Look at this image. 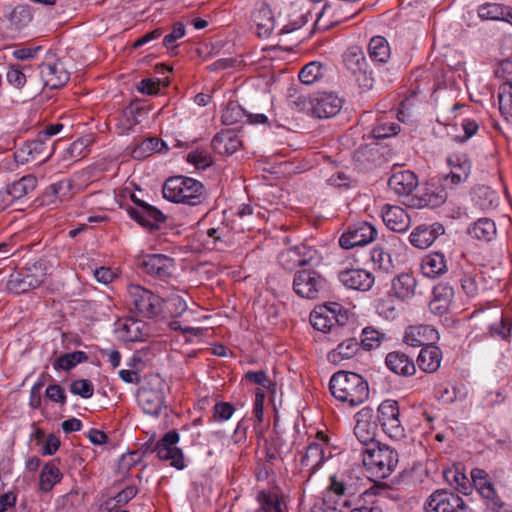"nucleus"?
Listing matches in <instances>:
<instances>
[{
    "label": "nucleus",
    "instance_id": "1",
    "mask_svg": "<svg viewBox=\"0 0 512 512\" xmlns=\"http://www.w3.org/2000/svg\"><path fill=\"white\" fill-rule=\"evenodd\" d=\"M329 388L337 400L351 407L361 405L369 397L367 381L353 372H336L330 379Z\"/></svg>",
    "mask_w": 512,
    "mask_h": 512
},
{
    "label": "nucleus",
    "instance_id": "2",
    "mask_svg": "<svg viewBox=\"0 0 512 512\" xmlns=\"http://www.w3.org/2000/svg\"><path fill=\"white\" fill-rule=\"evenodd\" d=\"M163 197L170 202L196 206L205 200L204 185L191 177L168 178L162 188Z\"/></svg>",
    "mask_w": 512,
    "mask_h": 512
},
{
    "label": "nucleus",
    "instance_id": "3",
    "mask_svg": "<svg viewBox=\"0 0 512 512\" xmlns=\"http://www.w3.org/2000/svg\"><path fill=\"white\" fill-rule=\"evenodd\" d=\"M361 455L366 470L378 479L388 477L398 463L396 451L379 443H372L368 447H362Z\"/></svg>",
    "mask_w": 512,
    "mask_h": 512
},
{
    "label": "nucleus",
    "instance_id": "4",
    "mask_svg": "<svg viewBox=\"0 0 512 512\" xmlns=\"http://www.w3.org/2000/svg\"><path fill=\"white\" fill-rule=\"evenodd\" d=\"M166 384L158 374H150L145 377L138 389L136 399L142 411L150 416L157 417L165 407Z\"/></svg>",
    "mask_w": 512,
    "mask_h": 512
},
{
    "label": "nucleus",
    "instance_id": "5",
    "mask_svg": "<svg viewBox=\"0 0 512 512\" xmlns=\"http://www.w3.org/2000/svg\"><path fill=\"white\" fill-rule=\"evenodd\" d=\"M377 421L383 432L394 440L405 437V429L400 420L399 405L396 400L387 399L377 409Z\"/></svg>",
    "mask_w": 512,
    "mask_h": 512
},
{
    "label": "nucleus",
    "instance_id": "6",
    "mask_svg": "<svg viewBox=\"0 0 512 512\" xmlns=\"http://www.w3.org/2000/svg\"><path fill=\"white\" fill-rule=\"evenodd\" d=\"M307 113L317 118H330L339 113L342 100L333 92H318L303 100Z\"/></svg>",
    "mask_w": 512,
    "mask_h": 512
},
{
    "label": "nucleus",
    "instance_id": "7",
    "mask_svg": "<svg viewBox=\"0 0 512 512\" xmlns=\"http://www.w3.org/2000/svg\"><path fill=\"white\" fill-rule=\"evenodd\" d=\"M325 287V278L315 270L302 269L294 276L293 289L300 297L316 299Z\"/></svg>",
    "mask_w": 512,
    "mask_h": 512
},
{
    "label": "nucleus",
    "instance_id": "8",
    "mask_svg": "<svg viewBox=\"0 0 512 512\" xmlns=\"http://www.w3.org/2000/svg\"><path fill=\"white\" fill-rule=\"evenodd\" d=\"M467 509L462 497L443 489L434 491L424 504L425 512H467Z\"/></svg>",
    "mask_w": 512,
    "mask_h": 512
},
{
    "label": "nucleus",
    "instance_id": "9",
    "mask_svg": "<svg viewBox=\"0 0 512 512\" xmlns=\"http://www.w3.org/2000/svg\"><path fill=\"white\" fill-rule=\"evenodd\" d=\"M127 292L131 303L141 315L151 318L161 311V298L144 287L130 284Z\"/></svg>",
    "mask_w": 512,
    "mask_h": 512
},
{
    "label": "nucleus",
    "instance_id": "10",
    "mask_svg": "<svg viewBox=\"0 0 512 512\" xmlns=\"http://www.w3.org/2000/svg\"><path fill=\"white\" fill-rule=\"evenodd\" d=\"M377 229L369 222L361 221L351 225L339 238L343 249L365 246L377 238Z\"/></svg>",
    "mask_w": 512,
    "mask_h": 512
},
{
    "label": "nucleus",
    "instance_id": "11",
    "mask_svg": "<svg viewBox=\"0 0 512 512\" xmlns=\"http://www.w3.org/2000/svg\"><path fill=\"white\" fill-rule=\"evenodd\" d=\"M180 436L177 431L172 430L167 432L155 445L154 452L157 457L163 461H170V464L177 468L183 469L184 457L180 448L176 445L179 442Z\"/></svg>",
    "mask_w": 512,
    "mask_h": 512
},
{
    "label": "nucleus",
    "instance_id": "12",
    "mask_svg": "<svg viewBox=\"0 0 512 512\" xmlns=\"http://www.w3.org/2000/svg\"><path fill=\"white\" fill-rule=\"evenodd\" d=\"M449 174L442 178V187L453 189L465 182L471 172V163L465 156L452 155L448 158Z\"/></svg>",
    "mask_w": 512,
    "mask_h": 512
},
{
    "label": "nucleus",
    "instance_id": "13",
    "mask_svg": "<svg viewBox=\"0 0 512 512\" xmlns=\"http://www.w3.org/2000/svg\"><path fill=\"white\" fill-rule=\"evenodd\" d=\"M139 266L145 273L162 280L170 277L174 270L173 259L162 254L144 256Z\"/></svg>",
    "mask_w": 512,
    "mask_h": 512
},
{
    "label": "nucleus",
    "instance_id": "14",
    "mask_svg": "<svg viewBox=\"0 0 512 512\" xmlns=\"http://www.w3.org/2000/svg\"><path fill=\"white\" fill-rule=\"evenodd\" d=\"M39 69L44 86L51 89L60 88L69 80V73L64 69L63 64L56 59L43 62Z\"/></svg>",
    "mask_w": 512,
    "mask_h": 512
},
{
    "label": "nucleus",
    "instance_id": "15",
    "mask_svg": "<svg viewBox=\"0 0 512 512\" xmlns=\"http://www.w3.org/2000/svg\"><path fill=\"white\" fill-rule=\"evenodd\" d=\"M373 410L371 408H362L355 415L356 424L354 427V435L357 440L363 445L368 447L375 442L376 426L371 422Z\"/></svg>",
    "mask_w": 512,
    "mask_h": 512
},
{
    "label": "nucleus",
    "instance_id": "16",
    "mask_svg": "<svg viewBox=\"0 0 512 512\" xmlns=\"http://www.w3.org/2000/svg\"><path fill=\"white\" fill-rule=\"evenodd\" d=\"M117 332L119 338L125 342H142L151 335L147 322L136 318L125 319L120 323Z\"/></svg>",
    "mask_w": 512,
    "mask_h": 512
},
{
    "label": "nucleus",
    "instance_id": "17",
    "mask_svg": "<svg viewBox=\"0 0 512 512\" xmlns=\"http://www.w3.org/2000/svg\"><path fill=\"white\" fill-rule=\"evenodd\" d=\"M128 214L140 225L150 230L157 229L165 221V216L157 208L139 201V207L128 208Z\"/></svg>",
    "mask_w": 512,
    "mask_h": 512
},
{
    "label": "nucleus",
    "instance_id": "18",
    "mask_svg": "<svg viewBox=\"0 0 512 512\" xmlns=\"http://www.w3.org/2000/svg\"><path fill=\"white\" fill-rule=\"evenodd\" d=\"M339 281L348 289L368 291L372 288L375 278L364 269H344L338 273Z\"/></svg>",
    "mask_w": 512,
    "mask_h": 512
},
{
    "label": "nucleus",
    "instance_id": "19",
    "mask_svg": "<svg viewBox=\"0 0 512 512\" xmlns=\"http://www.w3.org/2000/svg\"><path fill=\"white\" fill-rule=\"evenodd\" d=\"M330 480L329 486L323 493V506L326 511L346 512L343 510L348 505V501L343 499L346 487L335 476H332Z\"/></svg>",
    "mask_w": 512,
    "mask_h": 512
},
{
    "label": "nucleus",
    "instance_id": "20",
    "mask_svg": "<svg viewBox=\"0 0 512 512\" xmlns=\"http://www.w3.org/2000/svg\"><path fill=\"white\" fill-rule=\"evenodd\" d=\"M445 232V228L440 223L431 225L422 224L417 226L410 234V243L419 249L430 247L434 241Z\"/></svg>",
    "mask_w": 512,
    "mask_h": 512
},
{
    "label": "nucleus",
    "instance_id": "21",
    "mask_svg": "<svg viewBox=\"0 0 512 512\" xmlns=\"http://www.w3.org/2000/svg\"><path fill=\"white\" fill-rule=\"evenodd\" d=\"M381 216L387 228L392 231L405 232L410 226V217L400 206L385 204Z\"/></svg>",
    "mask_w": 512,
    "mask_h": 512
},
{
    "label": "nucleus",
    "instance_id": "22",
    "mask_svg": "<svg viewBox=\"0 0 512 512\" xmlns=\"http://www.w3.org/2000/svg\"><path fill=\"white\" fill-rule=\"evenodd\" d=\"M388 186L395 194L408 196L418 186V179L412 171L401 170L390 176Z\"/></svg>",
    "mask_w": 512,
    "mask_h": 512
},
{
    "label": "nucleus",
    "instance_id": "23",
    "mask_svg": "<svg viewBox=\"0 0 512 512\" xmlns=\"http://www.w3.org/2000/svg\"><path fill=\"white\" fill-rule=\"evenodd\" d=\"M252 21L256 33L261 38H268L275 28V19L271 8L266 3H260L252 13Z\"/></svg>",
    "mask_w": 512,
    "mask_h": 512
},
{
    "label": "nucleus",
    "instance_id": "24",
    "mask_svg": "<svg viewBox=\"0 0 512 512\" xmlns=\"http://www.w3.org/2000/svg\"><path fill=\"white\" fill-rule=\"evenodd\" d=\"M454 297V289L448 283H439L433 289V298L429 303L430 311L435 315L445 314Z\"/></svg>",
    "mask_w": 512,
    "mask_h": 512
},
{
    "label": "nucleus",
    "instance_id": "25",
    "mask_svg": "<svg viewBox=\"0 0 512 512\" xmlns=\"http://www.w3.org/2000/svg\"><path fill=\"white\" fill-rule=\"evenodd\" d=\"M241 140L232 130H222L217 133L212 141V149L219 155L229 156L241 147Z\"/></svg>",
    "mask_w": 512,
    "mask_h": 512
},
{
    "label": "nucleus",
    "instance_id": "26",
    "mask_svg": "<svg viewBox=\"0 0 512 512\" xmlns=\"http://www.w3.org/2000/svg\"><path fill=\"white\" fill-rule=\"evenodd\" d=\"M385 364L393 373L401 376H412L416 372V366L407 354L393 351L387 354Z\"/></svg>",
    "mask_w": 512,
    "mask_h": 512
},
{
    "label": "nucleus",
    "instance_id": "27",
    "mask_svg": "<svg viewBox=\"0 0 512 512\" xmlns=\"http://www.w3.org/2000/svg\"><path fill=\"white\" fill-rule=\"evenodd\" d=\"M325 460L324 444L313 442L308 445L305 454L301 458L302 470L312 475L322 466Z\"/></svg>",
    "mask_w": 512,
    "mask_h": 512
},
{
    "label": "nucleus",
    "instance_id": "28",
    "mask_svg": "<svg viewBox=\"0 0 512 512\" xmlns=\"http://www.w3.org/2000/svg\"><path fill=\"white\" fill-rule=\"evenodd\" d=\"M4 16L7 22V27L13 31L22 30L32 21L33 18L30 7L23 4L7 8Z\"/></svg>",
    "mask_w": 512,
    "mask_h": 512
},
{
    "label": "nucleus",
    "instance_id": "29",
    "mask_svg": "<svg viewBox=\"0 0 512 512\" xmlns=\"http://www.w3.org/2000/svg\"><path fill=\"white\" fill-rule=\"evenodd\" d=\"M417 281L410 273H401L392 281V292L400 300H410L416 294Z\"/></svg>",
    "mask_w": 512,
    "mask_h": 512
},
{
    "label": "nucleus",
    "instance_id": "30",
    "mask_svg": "<svg viewBox=\"0 0 512 512\" xmlns=\"http://www.w3.org/2000/svg\"><path fill=\"white\" fill-rule=\"evenodd\" d=\"M442 351L434 345L423 347L418 355V367L425 373H434L440 368Z\"/></svg>",
    "mask_w": 512,
    "mask_h": 512
},
{
    "label": "nucleus",
    "instance_id": "31",
    "mask_svg": "<svg viewBox=\"0 0 512 512\" xmlns=\"http://www.w3.org/2000/svg\"><path fill=\"white\" fill-rule=\"evenodd\" d=\"M421 269L425 276L436 278L447 272V259L441 252H431L422 259Z\"/></svg>",
    "mask_w": 512,
    "mask_h": 512
},
{
    "label": "nucleus",
    "instance_id": "32",
    "mask_svg": "<svg viewBox=\"0 0 512 512\" xmlns=\"http://www.w3.org/2000/svg\"><path fill=\"white\" fill-rule=\"evenodd\" d=\"M478 16L484 20L505 21L512 25V9L499 3H485L478 9Z\"/></svg>",
    "mask_w": 512,
    "mask_h": 512
},
{
    "label": "nucleus",
    "instance_id": "33",
    "mask_svg": "<svg viewBox=\"0 0 512 512\" xmlns=\"http://www.w3.org/2000/svg\"><path fill=\"white\" fill-rule=\"evenodd\" d=\"M368 54L375 64H385L391 57V50L388 41L382 36L371 38L368 44Z\"/></svg>",
    "mask_w": 512,
    "mask_h": 512
},
{
    "label": "nucleus",
    "instance_id": "34",
    "mask_svg": "<svg viewBox=\"0 0 512 512\" xmlns=\"http://www.w3.org/2000/svg\"><path fill=\"white\" fill-rule=\"evenodd\" d=\"M37 186V178L33 175H26L13 182L0 192V195H10L13 199H19L32 192Z\"/></svg>",
    "mask_w": 512,
    "mask_h": 512
},
{
    "label": "nucleus",
    "instance_id": "35",
    "mask_svg": "<svg viewBox=\"0 0 512 512\" xmlns=\"http://www.w3.org/2000/svg\"><path fill=\"white\" fill-rule=\"evenodd\" d=\"M259 507L255 512H286L287 507L283 499L277 494L260 491L257 495Z\"/></svg>",
    "mask_w": 512,
    "mask_h": 512
},
{
    "label": "nucleus",
    "instance_id": "36",
    "mask_svg": "<svg viewBox=\"0 0 512 512\" xmlns=\"http://www.w3.org/2000/svg\"><path fill=\"white\" fill-rule=\"evenodd\" d=\"M345 67L352 75L360 73L368 68L364 52L359 47L349 48L343 56Z\"/></svg>",
    "mask_w": 512,
    "mask_h": 512
},
{
    "label": "nucleus",
    "instance_id": "37",
    "mask_svg": "<svg viewBox=\"0 0 512 512\" xmlns=\"http://www.w3.org/2000/svg\"><path fill=\"white\" fill-rule=\"evenodd\" d=\"M433 331L430 326L426 325L410 326L405 331L404 342L412 347L425 345L429 340L428 334Z\"/></svg>",
    "mask_w": 512,
    "mask_h": 512
},
{
    "label": "nucleus",
    "instance_id": "38",
    "mask_svg": "<svg viewBox=\"0 0 512 512\" xmlns=\"http://www.w3.org/2000/svg\"><path fill=\"white\" fill-rule=\"evenodd\" d=\"M62 477V472L54 463L46 464L40 473V489L44 492L51 491L55 484L61 481Z\"/></svg>",
    "mask_w": 512,
    "mask_h": 512
},
{
    "label": "nucleus",
    "instance_id": "39",
    "mask_svg": "<svg viewBox=\"0 0 512 512\" xmlns=\"http://www.w3.org/2000/svg\"><path fill=\"white\" fill-rule=\"evenodd\" d=\"M326 307H319L310 314V322L312 326L322 332L330 331L334 326L335 317Z\"/></svg>",
    "mask_w": 512,
    "mask_h": 512
},
{
    "label": "nucleus",
    "instance_id": "40",
    "mask_svg": "<svg viewBox=\"0 0 512 512\" xmlns=\"http://www.w3.org/2000/svg\"><path fill=\"white\" fill-rule=\"evenodd\" d=\"M326 69L322 63L312 61L305 65L299 72V79L303 84L312 85L325 76Z\"/></svg>",
    "mask_w": 512,
    "mask_h": 512
},
{
    "label": "nucleus",
    "instance_id": "41",
    "mask_svg": "<svg viewBox=\"0 0 512 512\" xmlns=\"http://www.w3.org/2000/svg\"><path fill=\"white\" fill-rule=\"evenodd\" d=\"M496 233L495 223L488 218H481L477 220L469 229V234L473 238L480 240H490Z\"/></svg>",
    "mask_w": 512,
    "mask_h": 512
},
{
    "label": "nucleus",
    "instance_id": "42",
    "mask_svg": "<svg viewBox=\"0 0 512 512\" xmlns=\"http://www.w3.org/2000/svg\"><path fill=\"white\" fill-rule=\"evenodd\" d=\"M476 203L483 210L494 209L499 204V196L489 187L480 186L475 191Z\"/></svg>",
    "mask_w": 512,
    "mask_h": 512
},
{
    "label": "nucleus",
    "instance_id": "43",
    "mask_svg": "<svg viewBox=\"0 0 512 512\" xmlns=\"http://www.w3.org/2000/svg\"><path fill=\"white\" fill-rule=\"evenodd\" d=\"M46 140L38 134L37 138L29 143H27L23 148L20 149L19 155L27 154L32 158L36 156H43V161L49 159L53 154V147L50 148L48 152H46Z\"/></svg>",
    "mask_w": 512,
    "mask_h": 512
},
{
    "label": "nucleus",
    "instance_id": "44",
    "mask_svg": "<svg viewBox=\"0 0 512 512\" xmlns=\"http://www.w3.org/2000/svg\"><path fill=\"white\" fill-rule=\"evenodd\" d=\"M498 102L501 114L512 121V83L505 82L499 87Z\"/></svg>",
    "mask_w": 512,
    "mask_h": 512
},
{
    "label": "nucleus",
    "instance_id": "45",
    "mask_svg": "<svg viewBox=\"0 0 512 512\" xmlns=\"http://www.w3.org/2000/svg\"><path fill=\"white\" fill-rule=\"evenodd\" d=\"M246 110L242 108L236 101H229L222 112V123L225 125H233L245 119Z\"/></svg>",
    "mask_w": 512,
    "mask_h": 512
},
{
    "label": "nucleus",
    "instance_id": "46",
    "mask_svg": "<svg viewBox=\"0 0 512 512\" xmlns=\"http://www.w3.org/2000/svg\"><path fill=\"white\" fill-rule=\"evenodd\" d=\"M370 259L375 269L390 272L393 268L391 255L381 247H375L370 252Z\"/></svg>",
    "mask_w": 512,
    "mask_h": 512
},
{
    "label": "nucleus",
    "instance_id": "47",
    "mask_svg": "<svg viewBox=\"0 0 512 512\" xmlns=\"http://www.w3.org/2000/svg\"><path fill=\"white\" fill-rule=\"evenodd\" d=\"M87 355L83 351H74L61 355L55 362L54 367L56 369L70 370L77 364L85 362Z\"/></svg>",
    "mask_w": 512,
    "mask_h": 512
},
{
    "label": "nucleus",
    "instance_id": "48",
    "mask_svg": "<svg viewBox=\"0 0 512 512\" xmlns=\"http://www.w3.org/2000/svg\"><path fill=\"white\" fill-rule=\"evenodd\" d=\"M385 339V334L374 329L373 327H365L361 334V345L365 350H371L380 346Z\"/></svg>",
    "mask_w": 512,
    "mask_h": 512
},
{
    "label": "nucleus",
    "instance_id": "49",
    "mask_svg": "<svg viewBox=\"0 0 512 512\" xmlns=\"http://www.w3.org/2000/svg\"><path fill=\"white\" fill-rule=\"evenodd\" d=\"M23 274L27 284L32 289L39 287L45 278L44 268L41 264L37 265L36 263L32 265V267L25 268L20 271Z\"/></svg>",
    "mask_w": 512,
    "mask_h": 512
},
{
    "label": "nucleus",
    "instance_id": "50",
    "mask_svg": "<svg viewBox=\"0 0 512 512\" xmlns=\"http://www.w3.org/2000/svg\"><path fill=\"white\" fill-rule=\"evenodd\" d=\"M184 296L188 297L185 292H183V294L175 292L166 297L168 309L175 317L181 316L188 308L187 300Z\"/></svg>",
    "mask_w": 512,
    "mask_h": 512
},
{
    "label": "nucleus",
    "instance_id": "51",
    "mask_svg": "<svg viewBox=\"0 0 512 512\" xmlns=\"http://www.w3.org/2000/svg\"><path fill=\"white\" fill-rule=\"evenodd\" d=\"M445 477L456 490L463 493L464 495L469 494L472 484L464 473L458 470L449 471L445 473Z\"/></svg>",
    "mask_w": 512,
    "mask_h": 512
},
{
    "label": "nucleus",
    "instance_id": "52",
    "mask_svg": "<svg viewBox=\"0 0 512 512\" xmlns=\"http://www.w3.org/2000/svg\"><path fill=\"white\" fill-rule=\"evenodd\" d=\"M358 350L359 344L357 340L349 338L338 345V347L332 352V356L334 360H336V357H339L340 359H350Z\"/></svg>",
    "mask_w": 512,
    "mask_h": 512
},
{
    "label": "nucleus",
    "instance_id": "53",
    "mask_svg": "<svg viewBox=\"0 0 512 512\" xmlns=\"http://www.w3.org/2000/svg\"><path fill=\"white\" fill-rule=\"evenodd\" d=\"M295 247L299 254L300 266L316 265L321 261V256L316 249L304 244Z\"/></svg>",
    "mask_w": 512,
    "mask_h": 512
},
{
    "label": "nucleus",
    "instance_id": "54",
    "mask_svg": "<svg viewBox=\"0 0 512 512\" xmlns=\"http://www.w3.org/2000/svg\"><path fill=\"white\" fill-rule=\"evenodd\" d=\"M6 289L14 294H22L31 290L20 271L10 274L6 283Z\"/></svg>",
    "mask_w": 512,
    "mask_h": 512
},
{
    "label": "nucleus",
    "instance_id": "55",
    "mask_svg": "<svg viewBox=\"0 0 512 512\" xmlns=\"http://www.w3.org/2000/svg\"><path fill=\"white\" fill-rule=\"evenodd\" d=\"M245 378L247 381L260 385L263 389L275 393V383L268 377L264 370L248 371L245 374Z\"/></svg>",
    "mask_w": 512,
    "mask_h": 512
},
{
    "label": "nucleus",
    "instance_id": "56",
    "mask_svg": "<svg viewBox=\"0 0 512 512\" xmlns=\"http://www.w3.org/2000/svg\"><path fill=\"white\" fill-rule=\"evenodd\" d=\"M7 82L16 89H22L26 82L27 76L20 66L10 65L6 73Z\"/></svg>",
    "mask_w": 512,
    "mask_h": 512
},
{
    "label": "nucleus",
    "instance_id": "57",
    "mask_svg": "<svg viewBox=\"0 0 512 512\" xmlns=\"http://www.w3.org/2000/svg\"><path fill=\"white\" fill-rule=\"evenodd\" d=\"M278 261L281 267L286 270H294L301 265L295 246L282 251L278 256Z\"/></svg>",
    "mask_w": 512,
    "mask_h": 512
},
{
    "label": "nucleus",
    "instance_id": "58",
    "mask_svg": "<svg viewBox=\"0 0 512 512\" xmlns=\"http://www.w3.org/2000/svg\"><path fill=\"white\" fill-rule=\"evenodd\" d=\"M139 111L140 110L138 108H128L127 110H125L122 119L118 123V129L120 134H129L133 127L137 125L138 120L136 119V113Z\"/></svg>",
    "mask_w": 512,
    "mask_h": 512
},
{
    "label": "nucleus",
    "instance_id": "59",
    "mask_svg": "<svg viewBox=\"0 0 512 512\" xmlns=\"http://www.w3.org/2000/svg\"><path fill=\"white\" fill-rule=\"evenodd\" d=\"M187 161L193 164L197 169H206L212 165L211 156L204 150L190 152L187 155Z\"/></svg>",
    "mask_w": 512,
    "mask_h": 512
},
{
    "label": "nucleus",
    "instance_id": "60",
    "mask_svg": "<svg viewBox=\"0 0 512 512\" xmlns=\"http://www.w3.org/2000/svg\"><path fill=\"white\" fill-rule=\"evenodd\" d=\"M235 412V407L229 402H218L213 408V419L216 422L229 420Z\"/></svg>",
    "mask_w": 512,
    "mask_h": 512
},
{
    "label": "nucleus",
    "instance_id": "61",
    "mask_svg": "<svg viewBox=\"0 0 512 512\" xmlns=\"http://www.w3.org/2000/svg\"><path fill=\"white\" fill-rule=\"evenodd\" d=\"M400 130L399 125L393 122H380L372 130V134L377 139H384L396 135Z\"/></svg>",
    "mask_w": 512,
    "mask_h": 512
},
{
    "label": "nucleus",
    "instance_id": "62",
    "mask_svg": "<svg viewBox=\"0 0 512 512\" xmlns=\"http://www.w3.org/2000/svg\"><path fill=\"white\" fill-rule=\"evenodd\" d=\"M70 392L74 395L81 396L82 398H90L93 396L94 387L89 380H75L70 385Z\"/></svg>",
    "mask_w": 512,
    "mask_h": 512
},
{
    "label": "nucleus",
    "instance_id": "63",
    "mask_svg": "<svg viewBox=\"0 0 512 512\" xmlns=\"http://www.w3.org/2000/svg\"><path fill=\"white\" fill-rule=\"evenodd\" d=\"M168 146L166 142L159 138H148L142 141L139 145L138 150L143 154H152L154 152H162L163 150H167Z\"/></svg>",
    "mask_w": 512,
    "mask_h": 512
},
{
    "label": "nucleus",
    "instance_id": "64",
    "mask_svg": "<svg viewBox=\"0 0 512 512\" xmlns=\"http://www.w3.org/2000/svg\"><path fill=\"white\" fill-rule=\"evenodd\" d=\"M185 35V26L181 22L173 25L172 31L167 34L163 39V45L168 49H175L177 47L176 41Z\"/></svg>",
    "mask_w": 512,
    "mask_h": 512
}]
</instances>
